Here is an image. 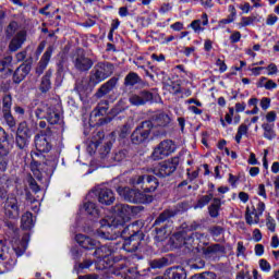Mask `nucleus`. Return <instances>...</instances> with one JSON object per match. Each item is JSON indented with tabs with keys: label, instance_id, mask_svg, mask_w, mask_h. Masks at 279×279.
<instances>
[{
	"label": "nucleus",
	"instance_id": "1",
	"mask_svg": "<svg viewBox=\"0 0 279 279\" xmlns=\"http://www.w3.org/2000/svg\"><path fill=\"white\" fill-rule=\"evenodd\" d=\"M114 73V64L110 62H98L89 73V82L97 86Z\"/></svg>",
	"mask_w": 279,
	"mask_h": 279
},
{
	"label": "nucleus",
	"instance_id": "46",
	"mask_svg": "<svg viewBox=\"0 0 279 279\" xmlns=\"http://www.w3.org/2000/svg\"><path fill=\"white\" fill-rule=\"evenodd\" d=\"M136 227L135 225H130L126 228H124V230L122 231V236H125V234H128V232L130 233V236H132V234L140 232L141 234V239H143V233L141 232V230L136 229V231H134Z\"/></svg>",
	"mask_w": 279,
	"mask_h": 279
},
{
	"label": "nucleus",
	"instance_id": "9",
	"mask_svg": "<svg viewBox=\"0 0 279 279\" xmlns=\"http://www.w3.org/2000/svg\"><path fill=\"white\" fill-rule=\"evenodd\" d=\"M15 145L19 149H27L29 145V129H27V125L20 124L17 128Z\"/></svg>",
	"mask_w": 279,
	"mask_h": 279
},
{
	"label": "nucleus",
	"instance_id": "54",
	"mask_svg": "<svg viewBox=\"0 0 279 279\" xmlns=\"http://www.w3.org/2000/svg\"><path fill=\"white\" fill-rule=\"evenodd\" d=\"M259 267L262 271H271V265L266 259L259 260Z\"/></svg>",
	"mask_w": 279,
	"mask_h": 279
},
{
	"label": "nucleus",
	"instance_id": "53",
	"mask_svg": "<svg viewBox=\"0 0 279 279\" xmlns=\"http://www.w3.org/2000/svg\"><path fill=\"white\" fill-rule=\"evenodd\" d=\"M110 149H112V143L108 142L100 148L101 158H106V155L110 154Z\"/></svg>",
	"mask_w": 279,
	"mask_h": 279
},
{
	"label": "nucleus",
	"instance_id": "21",
	"mask_svg": "<svg viewBox=\"0 0 279 279\" xmlns=\"http://www.w3.org/2000/svg\"><path fill=\"white\" fill-rule=\"evenodd\" d=\"M105 136L106 135L102 131H98L93 135L92 141L87 146V150L89 151V154H95V151H97V147L101 145V142L104 141Z\"/></svg>",
	"mask_w": 279,
	"mask_h": 279
},
{
	"label": "nucleus",
	"instance_id": "33",
	"mask_svg": "<svg viewBox=\"0 0 279 279\" xmlns=\"http://www.w3.org/2000/svg\"><path fill=\"white\" fill-rule=\"evenodd\" d=\"M262 129L264 130V138H267L268 141L276 138V133L274 132V125L269 123H264L262 124Z\"/></svg>",
	"mask_w": 279,
	"mask_h": 279
},
{
	"label": "nucleus",
	"instance_id": "32",
	"mask_svg": "<svg viewBox=\"0 0 279 279\" xmlns=\"http://www.w3.org/2000/svg\"><path fill=\"white\" fill-rule=\"evenodd\" d=\"M265 204L263 202H258L256 207H253V215L256 217V223H260V217H263V214L265 213Z\"/></svg>",
	"mask_w": 279,
	"mask_h": 279
},
{
	"label": "nucleus",
	"instance_id": "8",
	"mask_svg": "<svg viewBox=\"0 0 279 279\" xmlns=\"http://www.w3.org/2000/svg\"><path fill=\"white\" fill-rule=\"evenodd\" d=\"M178 165H180V158L173 157L171 160L159 163V166L154 169V173L158 178H167L171 175V173H174L175 169H178Z\"/></svg>",
	"mask_w": 279,
	"mask_h": 279
},
{
	"label": "nucleus",
	"instance_id": "39",
	"mask_svg": "<svg viewBox=\"0 0 279 279\" xmlns=\"http://www.w3.org/2000/svg\"><path fill=\"white\" fill-rule=\"evenodd\" d=\"M2 110H3V112H10V110H12V95L7 94L3 96Z\"/></svg>",
	"mask_w": 279,
	"mask_h": 279
},
{
	"label": "nucleus",
	"instance_id": "6",
	"mask_svg": "<svg viewBox=\"0 0 279 279\" xmlns=\"http://www.w3.org/2000/svg\"><path fill=\"white\" fill-rule=\"evenodd\" d=\"M31 171L37 180H43V173H46V175H53V171H56V163L51 161L40 163L33 159L31 162Z\"/></svg>",
	"mask_w": 279,
	"mask_h": 279
},
{
	"label": "nucleus",
	"instance_id": "11",
	"mask_svg": "<svg viewBox=\"0 0 279 279\" xmlns=\"http://www.w3.org/2000/svg\"><path fill=\"white\" fill-rule=\"evenodd\" d=\"M74 68L76 71H80L81 73H84L86 71H90L93 69V59L86 57V54L81 53L77 54L73 60Z\"/></svg>",
	"mask_w": 279,
	"mask_h": 279
},
{
	"label": "nucleus",
	"instance_id": "20",
	"mask_svg": "<svg viewBox=\"0 0 279 279\" xmlns=\"http://www.w3.org/2000/svg\"><path fill=\"white\" fill-rule=\"evenodd\" d=\"M150 123L157 128H167L171 123V118L165 112H159L153 116Z\"/></svg>",
	"mask_w": 279,
	"mask_h": 279
},
{
	"label": "nucleus",
	"instance_id": "27",
	"mask_svg": "<svg viewBox=\"0 0 279 279\" xmlns=\"http://www.w3.org/2000/svg\"><path fill=\"white\" fill-rule=\"evenodd\" d=\"M51 71L46 72V74L43 76L40 85H39V90L43 93H49L51 90Z\"/></svg>",
	"mask_w": 279,
	"mask_h": 279
},
{
	"label": "nucleus",
	"instance_id": "22",
	"mask_svg": "<svg viewBox=\"0 0 279 279\" xmlns=\"http://www.w3.org/2000/svg\"><path fill=\"white\" fill-rule=\"evenodd\" d=\"M165 279H186V272L182 267L168 268L165 272Z\"/></svg>",
	"mask_w": 279,
	"mask_h": 279
},
{
	"label": "nucleus",
	"instance_id": "17",
	"mask_svg": "<svg viewBox=\"0 0 279 279\" xmlns=\"http://www.w3.org/2000/svg\"><path fill=\"white\" fill-rule=\"evenodd\" d=\"M53 46H49L41 56V59L39 60L38 66L36 69V73H38V75H43L45 69H47V66L49 65V62L51 61V56H53Z\"/></svg>",
	"mask_w": 279,
	"mask_h": 279
},
{
	"label": "nucleus",
	"instance_id": "16",
	"mask_svg": "<svg viewBox=\"0 0 279 279\" xmlns=\"http://www.w3.org/2000/svg\"><path fill=\"white\" fill-rule=\"evenodd\" d=\"M141 232H135L133 234H131L124 242L123 244V250H125V252H136V250H138V245H141Z\"/></svg>",
	"mask_w": 279,
	"mask_h": 279
},
{
	"label": "nucleus",
	"instance_id": "40",
	"mask_svg": "<svg viewBox=\"0 0 279 279\" xmlns=\"http://www.w3.org/2000/svg\"><path fill=\"white\" fill-rule=\"evenodd\" d=\"M211 199L213 194L204 195L197 201V204L195 205L194 208H204V206H208V204H210Z\"/></svg>",
	"mask_w": 279,
	"mask_h": 279
},
{
	"label": "nucleus",
	"instance_id": "51",
	"mask_svg": "<svg viewBox=\"0 0 279 279\" xmlns=\"http://www.w3.org/2000/svg\"><path fill=\"white\" fill-rule=\"evenodd\" d=\"M266 226L270 232H276V220L271 216H267Z\"/></svg>",
	"mask_w": 279,
	"mask_h": 279
},
{
	"label": "nucleus",
	"instance_id": "14",
	"mask_svg": "<svg viewBox=\"0 0 279 279\" xmlns=\"http://www.w3.org/2000/svg\"><path fill=\"white\" fill-rule=\"evenodd\" d=\"M117 84H119V77H111L105 84H102L98 90L96 92L97 99H101V97H106L109 93H112L114 88H117Z\"/></svg>",
	"mask_w": 279,
	"mask_h": 279
},
{
	"label": "nucleus",
	"instance_id": "55",
	"mask_svg": "<svg viewBox=\"0 0 279 279\" xmlns=\"http://www.w3.org/2000/svg\"><path fill=\"white\" fill-rule=\"evenodd\" d=\"M265 90H274L276 88H278V84L276 82H274V80H267L266 81V85H264Z\"/></svg>",
	"mask_w": 279,
	"mask_h": 279
},
{
	"label": "nucleus",
	"instance_id": "5",
	"mask_svg": "<svg viewBox=\"0 0 279 279\" xmlns=\"http://www.w3.org/2000/svg\"><path fill=\"white\" fill-rule=\"evenodd\" d=\"M130 184H133V186L143 184L142 189L145 193H154V191L158 189V179H156V177L147 175L145 180V175H135L130 179Z\"/></svg>",
	"mask_w": 279,
	"mask_h": 279
},
{
	"label": "nucleus",
	"instance_id": "41",
	"mask_svg": "<svg viewBox=\"0 0 279 279\" xmlns=\"http://www.w3.org/2000/svg\"><path fill=\"white\" fill-rule=\"evenodd\" d=\"M254 211H252L250 209V207H246V210H245V221L247 223V226H254L255 225H258V222H256V216H254Z\"/></svg>",
	"mask_w": 279,
	"mask_h": 279
},
{
	"label": "nucleus",
	"instance_id": "19",
	"mask_svg": "<svg viewBox=\"0 0 279 279\" xmlns=\"http://www.w3.org/2000/svg\"><path fill=\"white\" fill-rule=\"evenodd\" d=\"M75 241L84 250H95V247H97V242L94 239L82 233L75 235Z\"/></svg>",
	"mask_w": 279,
	"mask_h": 279
},
{
	"label": "nucleus",
	"instance_id": "15",
	"mask_svg": "<svg viewBox=\"0 0 279 279\" xmlns=\"http://www.w3.org/2000/svg\"><path fill=\"white\" fill-rule=\"evenodd\" d=\"M27 40V31H19L9 44L10 51H19Z\"/></svg>",
	"mask_w": 279,
	"mask_h": 279
},
{
	"label": "nucleus",
	"instance_id": "3",
	"mask_svg": "<svg viewBox=\"0 0 279 279\" xmlns=\"http://www.w3.org/2000/svg\"><path fill=\"white\" fill-rule=\"evenodd\" d=\"M153 129L154 123H151V121H144L137 125L131 134V142L133 145H143V143H147Z\"/></svg>",
	"mask_w": 279,
	"mask_h": 279
},
{
	"label": "nucleus",
	"instance_id": "24",
	"mask_svg": "<svg viewBox=\"0 0 279 279\" xmlns=\"http://www.w3.org/2000/svg\"><path fill=\"white\" fill-rule=\"evenodd\" d=\"M45 119H47L50 125H58L60 123V112L56 107H48Z\"/></svg>",
	"mask_w": 279,
	"mask_h": 279
},
{
	"label": "nucleus",
	"instance_id": "23",
	"mask_svg": "<svg viewBox=\"0 0 279 279\" xmlns=\"http://www.w3.org/2000/svg\"><path fill=\"white\" fill-rule=\"evenodd\" d=\"M27 243H29V235L25 234L22 240L15 241L13 243V250L16 256H23L27 250Z\"/></svg>",
	"mask_w": 279,
	"mask_h": 279
},
{
	"label": "nucleus",
	"instance_id": "50",
	"mask_svg": "<svg viewBox=\"0 0 279 279\" xmlns=\"http://www.w3.org/2000/svg\"><path fill=\"white\" fill-rule=\"evenodd\" d=\"M4 120L7 121V125H9V128H14L16 125V121L14 120V117H12V113L9 112H4Z\"/></svg>",
	"mask_w": 279,
	"mask_h": 279
},
{
	"label": "nucleus",
	"instance_id": "25",
	"mask_svg": "<svg viewBox=\"0 0 279 279\" xmlns=\"http://www.w3.org/2000/svg\"><path fill=\"white\" fill-rule=\"evenodd\" d=\"M21 228L23 230H32L34 228V215L32 213L26 211L21 219Z\"/></svg>",
	"mask_w": 279,
	"mask_h": 279
},
{
	"label": "nucleus",
	"instance_id": "37",
	"mask_svg": "<svg viewBox=\"0 0 279 279\" xmlns=\"http://www.w3.org/2000/svg\"><path fill=\"white\" fill-rule=\"evenodd\" d=\"M84 210L87 213V215H92L93 217H97V215H99L97 205H95V203H93V202L85 203Z\"/></svg>",
	"mask_w": 279,
	"mask_h": 279
},
{
	"label": "nucleus",
	"instance_id": "36",
	"mask_svg": "<svg viewBox=\"0 0 279 279\" xmlns=\"http://www.w3.org/2000/svg\"><path fill=\"white\" fill-rule=\"evenodd\" d=\"M256 19L257 17L254 15L241 17V21L238 23L239 29H241L242 27H247L250 25H254V23H256Z\"/></svg>",
	"mask_w": 279,
	"mask_h": 279
},
{
	"label": "nucleus",
	"instance_id": "45",
	"mask_svg": "<svg viewBox=\"0 0 279 279\" xmlns=\"http://www.w3.org/2000/svg\"><path fill=\"white\" fill-rule=\"evenodd\" d=\"M167 263V258L155 259L150 263V267H153V269H162Z\"/></svg>",
	"mask_w": 279,
	"mask_h": 279
},
{
	"label": "nucleus",
	"instance_id": "57",
	"mask_svg": "<svg viewBox=\"0 0 279 279\" xmlns=\"http://www.w3.org/2000/svg\"><path fill=\"white\" fill-rule=\"evenodd\" d=\"M8 156H0V173L8 169Z\"/></svg>",
	"mask_w": 279,
	"mask_h": 279
},
{
	"label": "nucleus",
	"instance_id": "64",
	"mask_svg": "<svg viewBox=\"0 0 279 279\" xmlns=\"http://www.w3.org/2000/svg\"><path fill=\"white\" fill-rule=\"evenodd\" d=\"M276 23H278V16L276 15H268L267 20H266V25H276Z\"/></svg>",
	"mask_w": 279,
	"mask_h": 279
},
{
	"label": "nucleus",
	"instance_id": "44",
	"mask_svg": "<svg viewBox=\"0 0 279 279\" xmlns=\"http://www.w3.org/2000/svg\"><path fill=\"white\" fill-rule=\"evenodd\" d=\"M226 230L222 227L219 226H214L211 228H209V234L214 238L217 239L219 236H221V234H223Z\"/></svg>",
	"mask_w": 279,
	"mask_h": 279
},
{
	"label": "nucleus",
	"instance_id": "31",
	"mask_svg": "<svg viewBox=\"0 0 279 279\" xmlns=\"http://www.w3.org/2000/svg\"><path fill=\"white\" fill-rule=\"evenodd\" d=\"M140 82L141 77L135 72H130L124 78L125 86H136Z\"/></svg>",
	"mask_w": 279,
	"mask_h": 279
},
{
	"label": "nucleus",
	"instance_id": "30",
	"mask_svg": "<svg viewBox=\"0 0 279 279\" xmlns=\"http://www.w3.org/2000/svg\"><path fill=\"white\" fill-rule=\"evenodd\" d=\"M113 211L116 213V215H119L120 217H128V215L132 213V207L125 204H117L113 207Z\"/></svg>",
	"mask_w": 279,
	"mask_h": 279
},
{
	"label": "nucleus",
	"instance_id": "61",
	"mask_svg": "<svg viewBox=\"0 0 279 279\" xmlns=\"http://www.w3.org/2000/svg\"><path fill=\"white\" fill-rule=\"evenodd\" d=\"M269 106H271V99L264 97L260 100V108H263L264 110H268Z\"/></svg>",
	"mask_w": 279,
	"mask_h": 279
},
{
	"label": "nucleus",
	"instance_id": "26",
	"mask_svg": "<svg viewBox=\"0 0 279 279\" xmlns=\"http://www.w3.org/2000/svg\"><path fill=\"white\" fill-rule=\"evenodd\" d=\"M9 135L3 128L0 126V156H8L10 154V149L3 145V143H8Z\"/></svg>",
	"mask_w": 279,
	"mask_h": 279
},
{
	"label": "nucleus",
	"instance_id": "2",
	"mask_svg": "<svg viewBox=\"0 0 279 279\" xmlns=\"http://www.w3.org/2000/svg\"><path fill=\"white\" fill-rule=\"evenodd\" d=\"M117 192L120 197H123L125 202H130L131 204H149L153 199L151 196L136 189L118 187Z\"/></svg>",
	"mask_w": 279,
	"mask_h": 279
},
{
	"label": "nucleus",
	"instance_id": "7",
	"mask_svg": "<svg viewBox=\"0 0 279 279\" xmlns=\"http://www.w3.org/2000/svg\"><path fill=\"white\" fill-rule=\"evenodd\" d=\"M35 147L41 154L51 151V129L47 128L46 131H40L35 135Z\"/></svg>",
	"mask_w": 279,
	"mask_h": 279
},
{
	"label": "nucleus",
	"instance_id": "59",
	"mask_svg": "<svg viewBox=\"0 0 279 279\" xmlns=\"http://www.w3.org/2000/svg\"><path fill=\"white\" fill-rule=\"evenodd\" d=\"M84 84H86L84 81L76 82L74 90H76V93H84V90H86V86Z\"/></svg>",
	"mask_w": 279,
	"mask_h": 279
},
{
	"label": "nucleus",
	"instance_id": "28",
	"mask_svg": "<svg viewBox=\"0 0 279 279\" xmlns=\"http://www.w3.org/2000/svg\"><path fill=\"white\" fill-rule=\"evenodd\" d=\"M113 250L112 247L108 246V245H102L100 247H97L94 252V256H96V258H108V256H110L112 254Z\"/></svg>",
	"mask_w": 279,
	"mask_h": 279
},
{
	"label": "nucleus",
	"instance_id": "10",
	"mask_svg": "<svg viewBox=\"0 0 279 279\" xmlns=\"http://www.w3.org/2000/svg\"><path fill=\"white\" fill-rule=\"evenodd\" d=\"M4 215L10 219H16L21 215V209L19 208V199L16 197H8L4 203Z\"/></svg>",
	"mask_w": 279,
	"mask_h": 279
},
{
	"label": "nucleus",
	"instance_id": "18",
	"mask_svg": "<svg viewBox=\"0 0 279 279\" xmlns=\"http://www.w3.org/2000/svg\"><path fill=\"white\" fill-rule=\"evenodd\" d=\"M29 71H32V65L27 63L21 64L13 73V83L21 84L23 80L29 75Z\"/></svg>",
	"mask_w": 279,
	"mask_h": 279
},
{
	"label": "nucleus",
	"instance_id": "49",
	"mask_svg": "<svg viewBox=\"0 0 279 279\" xmlns=\"http://www.w3.org/2000/svg\"><path fill=\"white\" fill-rule=\"evenodd\" d=\"M190 26L192 27V29H194V32L196 34H199L202 32H204V27H202V20H195L193 21Z\"/></svg>",
	"mask_w": 279,
	"mask_h": 279
},
{
	"label": "nucleus",
	"instance_id": "42",
	"mask_svg": "<svg viewBox=\"0 0 279 279\" xmlns=\"http://www.w3.org/2000/svg\"><path fill=\"white\" fill-rule=\"evenodd\" d=\"M96 110L95 117L106 114V112H108V100H101Z\"/></svg>",
	"mask_w": 279,
	"mask_h": 279
},
{
	"label": "nucleus",
	"instance_id": "48",
	"mask_svg": "<svg viewBox=\"0 0 279 279\" xmlns=\"http://www.w3.org/2000/svg\"><path fill=\"white\" fill-rule=\"evenodd\" d=\"M192 279H217V275L215 272H203L194 275Z\"/></svg>",
	"mask_w": 279,
	"mask_h": 279
},
{
	"label": "nucleus",
	"instance_id": "12",
	"mask_svg": "<svg viewBox=\"0 0 279 279\" xmlns=\"http://www.w3.org/2000/svg\"><path fill=\"white\" fill-rule=\"evenodd\" d=\"M96 195H98L99 204H102L104 206H111V204H114V192L108 187H98L96 190Z\"/></svg>",
	"mask_w": 279,
	"mask_h": 279
},
{
	"label": "nucleus",
	"instance_id": "52",
	"mask_svg": "<svg viewBox=\"0 0 279 279\" xmlns=\"http://www.w3.org/2000/svg\"><path fill=\"white\" fill-rule=\"evenodd\" d=\"M130 132H132V128L129 124H124L120 130V138H128Z\"/></svg>",
	"mask_w": 279,
	"mask_h": 279
},
{
	"label": "nucleus",
	"instance_id": "47",
	"mask_svg": "<svg viewBox=\"0 0 279 279\" xmlns=\"http://www.w3.org/2000/svg\"><path fill=\"white\" fill-rule=\"evenodd\" d=\"M126 153L125 150L116 151L112 156L113 162H123L125 160Z\"/></svg>",
	"mask_w": 279,
	"mask_h": 279
},
{
	"label": "nucleus",
	"instance_id": "56",
	"mask_svg": "<svg viewBox=\"0 0 279 279\" xmlns=\"http://www.w3.org/2000/svg\"><path fill=\"white\" fill-rule=\"evenodd\" d=\"M265 69H266V71H268V75H277L278 74V65H276V63H270Z\"/></svg>",
	"mask_w": 279,
	"mask_h": 279
},
{
	"label": "nucleus",
	"instance_id": "4",
	"mask_svg": "<svg viewBox=\"0 0 279 279\" xmlns=\"http://www.w3.org/2000/svg\"><path fill=\"white\" fill-rule=\"evenodd\" d=\"M173 151H175L173 141L165 140L154 148L151 158L153 160H165V158H169Z\"/></svg>",
	"mask_w": 279,
	"mask_h": 279
},
{
	"label": "nucleus",
	"instance_id": "43",
	"mask_svg": "<svg viewBox=\"0 0 279 279\" xmlns=\"http://www.w3.org/2000/svg\"><path fill=\"white\" fill-rule=\"evenodd\" d=\"M247 134V124H241L238 129V133L235 135V142L241 143V138Z\"/></svg>",
	"mask_w": 279,
	"mask_h": 279
},
{
	"label": "nucleus",
	"instance_id": "35",
	"mask_svg": "<svg viewBox=\"0 0 279 279\" xmlns=\"http://www.w3.org/2000/svg\"><path fill=\"white\" fill-rule=\"evenodd\" d=\"M171 217H173V214L171 213V210H165L155 220L154 226H160L161 223H165V221H169Z\"/></svg>",
	"mask_w": 279,
	"mask_h": 279
},
{
	"label": "nucleus",
	"instance_id": "38",
	"mask_svg": "<svg viewBox=\"0 0 279 279\" xmlns=\"http://www.w3.org/2000/svg\"><path fill=\"white\" fill-rule=\"evenodd\" d=\"M19 31V23L16 21L10 22L5 28L7 38H12Z\"/></svg>",
	"mask_w": 279,
	"mask_h": 279
},
{
	"label": "nucleus",
	"instance_id": "13",
	"mask_svg": "<svg viewBox=\"0 0 279 279\" xmlns=\"http://www.w3.org/2000/svg\"><path fill=\"white\" fill-rule=\"evenodd\" d=\"M154 99V94L147 90H143L140 94H134L129 98L131 106H145L148 101Z\"/></svg>",
	"mask_w": 279,
	"mask_h": 279
},
{
	"label": "nucleus",
	"instance_id": "63",
	"mask_svg": "<svg viewBox=\"0 0 279 279\" xmlns=\"http://www.w3.org/2000/svg\"><path fill=\"white\" fill-rule=\"evenodd\" d=\"M29 189H32L34 193H38V191H40V186H38V183L34 179L29 180Z\"/></svg>",
	"mask_w": 279,
	"mask_h": 279
},
{
	"label": "nucleus",
	"instance_id": "62",
	"mask_svg": "<svg viewBox=\"0 0 279 279\" xmlns=\"http://www.w3.org/2000/svg\"><path fill=\"white\" fill-rule=\"evenodd\" d=\"M97 235L99 236V239H105V240H108V241H110L112 239V235H110V232H106V231H104V229H100L97 232Z\"/></svg>",
	"mask_w": 279,
	"mask_h": 279
},
{
	"label": "nucleus",
	"instance_id": "29",
	"mask_svg": "<svg viewBox=\"0 0 279 279\" xmlns=\"http://www.w3.org/2000/svg\"><path fill=\"white\" fill-rule=\"evenodd\" d=\"M220 209H221V199L214 198L213 204L208 207L209 217L217 219V217H219Z\"/></svg>",
	"mask_w": 279,
	"mask_h": 279
},
{
	"label": "nucleus",
	"instance_id": "60",
	"mask_svg": "<svg viewBox=\"0 0 279 279\" xmlns=\"http://www.w3.org/2000/svg\"><path fill=\"white\" fill-rule=\"evenodd\" d=\"M10 62H12V57H8L3 60H0V72L5 71V69L8 68V64H10Z\"/></svg>",
	"mask_w": 279,
	"mask_h": 279
},
{
	"label": "nucleus",
	"instance_id": "58",
	"mask_svg": "<svg viewBox=\"0 0 279 279\" xmlns=\"http://www.w3.org/2000/svg\"><path fill=\"white\" fill-rule=\"evenodd\" d=\"M230 40L232 45L239 43L241 40V32L239 31L233 32L230 36Z\"/></svg>",
	"mask_w": 279,
	"mask_h": 279
},
{
	"label": "nucleus",
	"instance_id": "34",
	"mask_svg": "<svg viewBox=\"0 0 279 279\" xmlns=\"http://www.w3.org/2000/svg\"><path fill=\"white\" fill-rule=\"evenodd\" d=\"M121 226V222L119 220H116L113 217L111 218H105L100 220V227L104 228H118Z\"/></svg>",
	"mask_w": 279,
	"mask_h": 279
}]
</instances>
